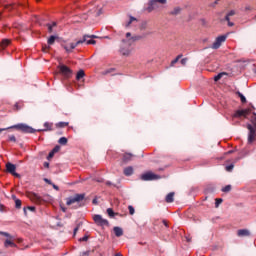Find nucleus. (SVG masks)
<instances>
[{
  "instance_id": "nucleus-55",
  "label": "nucleus",
  "mask_w": 256,
  "mask_h": 256,
  "mask_svg": "<svg viewBox=\"0 0 256 256\" xmlns=\"http://www.w3.org/2000/svg\"><path fill=\"white\" fill-rule=\"evenodd\" d=\"M44 167H45L46 169H49V162H44Z\"/></svg>"
},
{
  "instance_id": "nucleus-53",
  "label": "nucleus",
  "mask_w": 256,
  "mask_h": 256,
  "mask_svg": "<svg viewBox=\"0 0 256 256\" xmlns=\"http://www.w3.org/2000/svg\"><path fill=\"white\" fill-rule=\"evenodd\" d=\"M27 209H29V211H35V207L34 206H28Z\"/></svg>"
},
{
  "instance_id": "nucleus-60",
  "label": "nucleus",
  "mask_w": 256,
  "mask_h": 256,
  "mask_svg": "<svg viewBox=\"0 0 256 256\" xmlns=\"http://www.w3.org/2000/svg\"><path fill=\"white\" fill-rule=\"evenodd\" d=\"M24 213L25 215H27V208H24Z\"/></svg>"
},
{
  "instance_id": "nucleus-11",
  "label": "nucleus",
  "mask_w": 256,
  "mask_h": 256,
  "mask_svg": "<svg viewBox=\"0 0 256 256\" xmlns=\"http://www.w3.org/2000/svg\"><path fill=\"white\" fill-rule=\"evenodd\" d=\"M97 225H100L101 227H109V221L103 219L101 215H97Z\"/></svg>"
},
{
  "instance_id": "nucleus-9",
  "label": "nucleus",
  "mask_w": 256,
  "mask_h": 256,
  "mask_svg": "<svg viewBox=\"0 0 256 256\" xmlns=\"http://www.w3.org/2000/svg\"><path fill=\"white\" fill-rule=\"evenodd\" d=\"M247 129L249 130V135H248V143L251 144L253 141H255L256 137V130L253 128L251 124L247 125Z\"/></svg>"
},
{
  "instance_id": "nucleus-46",
  "label": "nucleus",
  "mask_w": 256,
  "mask_h": 256,
  "mask_svg": "<svg viewBox=\"0 0 256 256\" xmlns=\"http://www.w3.org/2000/svg\"><path fill=\"white\" fill-rule=\"evenodd\" d=\"M60 149H61L60 146H55V147L52 149V151H53V153L55 154V153H59Z\"/></svg>"
},
{
  "instance_id": "nucleus-28",
  "label": "nucleus",
  "mask_w": 256,
  "mask_h": 256,
  "mask_svg": "<svg viewBox=\"0 0 256 256\" xmlns=\"http://www.w3.org/2000/svg\"><path fill=\"white\" fill-rule=\"evenodd\" d=\"M237 95L240 97L241 103H247V98L241 92H237Z\"/></svg>"
},
{
  "instance_id": "nucleus-51",
  "label": "nucleus",
  "mask_w": 256,
  "mask_h": 256,
  "mask_svg": "<svg viewBox=\"0 0 256 256\" xmlns=\"http://www.w3.org/2000/svg\"><path fill=\"white\" fill-rule=\"evenodd\" d=\"M228 23V27H233L235 25V23L231 22V20L227 21Z\"/></svg>"
},
{
  "instance_id": "nucleus-43",
  "label": "nucleus",
  "mask_w": 256,
  "mask_h": 256,
  "mask_svg": "<svg viewBox=\"0 0 256 256\" xmlns=\"http://www.w3.org/2000/svg\"><path fill=\"white\" fill-rule=\"evenodd\" d=\"M222 203H223V199L217 198L215 202V207H219V205H221Z\"/></svg>"
},
{
  "instance_id": "nucleus-63",
  "label": "nucleus",
  "mask_w": 256,
  "mask_h": 256,
  "mask_svg": "<svg viewBox=\"0 0 256 256\" xmlns=\"http://www.w3.org/2000/svg\"><path fill=\"white\" fill-rule=\"evenodd\" d=\"M18 106H19V104H16V105H15V107H18Z\"/></svg>"
},
{
  "instance_id": "nucleus-54",
  "label": "nucleus",
  "mask_w": 256,
  "mask_h": 256,
  "mask_svg": "<svg viewBox=\"0 0 256 256\" xmlns=\"http://www.w3.org/2000/svg\"><path fill=\"white\" fill-rule=\"evenodd\" d=\"M252 9H253V8H252L251 6H246V7H245V11H252Z\"/></svg>"
},
{
  "instance_id": "nucleus-15",
  "label": "nucleus",
  "mask_w": 256,
  "mask_h": 256,
  "mask_svg": "<svg viewBox=\"0 0 256 256\" xmlns=\"http://www.w3.org/2000/svg\"><path fill=\"white\" fill-rule=\"evenodd\" d=\"M4 247H6V249H7L8 247H17V244H15V242H13V239L8 238V239H6L5 242H4Z\"/></svg>"
},
{
  "instance_id": "nucleus-36",
  "label": "nucleus",
  "mask_w": 256,
  "mask_h": 256,
  "mask_svg": "<svg viewBox=\"0 0 256 256\" xmlns=\"http://www.w3.org/2000/svg\"><path fill=\"white\" fill-rule=\"evenodd\" d=\"M15 207L16 209H21V200L15 199Z\"/></svg>"
},
{
  "instance_id": "nucleus-38",
  "label": "nucleus",
  "mask_w": 256,
  "mask_h": 256,
  "mask_svg": "<svg viewBox=\"0 0 256 256\" xmlns=\"http://www.w3.org/2000/svg\"><path fill=\"white\" fill-rule=\"evenodd\" d=\"M93 253H95V251H91V250H88V251H86V252H83L82 253V256H91V255H93Z\"/></svg>"
},
{
  "instance_id": "nucleus-8",
  "label": "nucleus",
  "mask_w": 256,
  "mask_h": 256,
  "mask_svg": "<svg viewBox=\"0 0 256 256\" xmlns=\"http://www.w3.org/2000/svg\"><path fill=\"white\" fill-rule=\"evenodd\" d=\"M58 69L60 71V74L63 75V77H65L66 79H69V77H71L73 73V71H71L70 68L65 65L58 66Z\"/></svg>"
},
{
  "instance_id": "nucleus-1",
  "label": "nucleus",
  "mask_w": 256,
  "mask_h": 256,
  "mask_svg": "<svg viewBox=\"0 0 256 256\" xmlns=\"http://www.w3.org/2000/svg\"><path fill=\"white\" fill-rule=\"evenodd\" d=\"M97 36H84L82 40H79L77 43H71L69 46H65V50L69 53L70 51H73L77 45H81V43H86V45H95V38Z\"/></svg>"
},
{
  "instance_id": "nucleus-41",
  "label": "nucleus",
  "mask_w": 256,
  "mask_h": 256,
  "mask_svg": "<svg viewBox=\"0 0 256 256\" xmlns=\"http://www.w3.org/2000/svg\"><path fill=\"white\" fill-rule=\"evenodd\" d=\"M8 141H11L12 143H16L17 138L15 137V135H11V136L8 137Z\"/></svg>"
},
{
  "instance_id": "nucleus-20",
  "label": "nucleus",
  "mask_w": 256,
  "mask_h": 256,
  "mask_svg": "<svg viewBox=\"0 0 256 256\" xmlns=\"http://www.w3.org/2000/svg\"><path fill=\"white\" fill-rule=\"evenodd\" d=\"M114 233L116 237L123 236V229L121 227H114Z\"/></svg>"
},
{
  "instance_id": "nucleus-12",
  "label": "nucleus",
  "mask_w": 256,
  "mask_h": 256,
  "mask_svg": "<svg viewBox=\"0 0 256 256\" xmlns=\"http://www.w3.org/2000/svg\"><path fill=\"white\" fill-rule=\"evenodd\" d=\"M145 11H147L148 13H153V11H155V2H154V0H150L148 2V6L145 8Z\"/></svg>"
},
{
  "instance_id": "nucleus-61",
  "label": "nucleus",
  "mask_w": 256,
  "mask_h": 256,
  "mask_svg": "<svg viewBox=\"0 0 256 256\" xmlns=\"http://www.w3.org/2000/svg\"><path fill=\"white\" fill-rule=\"evenodd\" d=\"M3 205L0 203V209H2Z\"/></svg>"
},
{
  "instance_id": "nucleus-6",
  "label": "nucleus",
  "mask_w": 256,
  "mask_h": 256,
  "mask_svg": "<svg viewBox=\"0 0 256 256\" xmlns=\"http://www.w3.org/2000/svg\"><path fill=\"white\" fill-rule=\"evenodd\" d=\"M27 197L32 201V203H36V205H41L43 203V198L39 196V194L34 192H27Z\"/></svg>"
},
{
  "instance_id": "nucleus-59",
  "label": "nucleus",
  "mask_w": 256,
  "mask_h": 256,
  "mask_svg": "<svg viewBox=\"0 0 256 256\" xmlns=\"http://www.w3.org/2000/svg\"><path fill=\"white\" fill-rule=\"evenodd\" d=\"M115 256H123L121 253H116Z\"/></svg>"
},
{
  "instance_id": "nucleus-52",
  "label": "nucleus",
  "mask_w": 256,
  "mask_h": 256,
  "mask_svg": "<svg viewBox=\"0 0 256 256\" xmlns=\"http://www.w3.org/2000/svg\"><path fill=\"white\" fill-rule=\"evenodd\" d=\"M53 189H55L56 191H59V186L52 184Z\"/></svg>"
},
{
  "instance_id": "nucleus-7",
  "label": "nucleus",
  "mask_w": 256,
  "mask_h": 256,
  "mask_svg": "<svg viewBox=\"0 0 256 256\" xmlns=\"http://www.w3.org/2000/svg\"><path fill=\"white\" fill-rule=\"evenodd\" d=\"M228 36L229 34L218 36L214 43L212 44V49H219L222 43H225V41H227Z\"/></svg>"
},
{
  "instance_id": "nucleus-25",
  "label": "nucleus",
  "mask_w": 256,
  "mask_h": 256,
  "mask_svg": "<svg viewBox=\"0 0 256 256\" xmlns=\"http://www.w3.org/2000/svg\"><path fill=\"white\" fill-rule=\"evenodd\" d=\"M235 10H231L226 16H225V21H231V17L235 15Z\"/></svg>"
},
{
  "instance_id": "nucleus-37",
  "label": "nucleus",
  "mask_w": 256,
  "mask_h": 256,
  "mask_svg": "<svg viewBox=\"0 0 256 256\" xmlns=\"http://www.w3.org/2000/svg\"><path fill=\"white\" fill-rule=\"evenodd\" d=\"M79 241H80V243L81 242H86V241H89V235H84L82 238H79Z\"/></svg>"
},
{
  "instance_id": "nucleus-50",
  "label": "nucleus",
  "mask_w": 256,
  "mask_h": 256,
  "mask_svg": "<svg viewBox=\"0 0 256 256\" xmlns=\"http://www.w3.org/2000/svg\"><path fill=\"white\" fill-rule=\"evenodd\" d=\"M44 181H45V183H48V185H53V183L51 182V180H49V179H47V178H45Z\"/></svg>"
},
{
  "instance_id": "nucleus-40",
  "label": "nucleus",
  "mask_w": 256,
  "mask_h": 256,
  "mask_svg": "<svg viewBox=\"0 0 256 256\" xmlns=\"http://www.w3.org/2000/svg\"><path fill=\"white\" fill-rule=\"evenodd\" d=\"M128 211L130 215H135V208L133 206H128Z\"/></svg>"
},
{
  "instance_id": "nucleus-14",
  "label": "nucleus",
  "mask_w": 256,
  "mask_h": 256,
  "mask_svg": "<svg viewBox=\"0 0 256 256\" xmlns=\"http://www.w3.org/2000/svg\"><path fill=\"white\" fill-rule=\"evenodd\" d=\"M237 235L238 237H249V235H251V232H249V230L247 229H240L237 231Z\"/></svg>"
},
{
  "instance_id": "nucleus-42",
  "label": "nucleus",
  "mask_w": 256,
  "mask_h": 256,
  "mask_svg": "<svg viewBox=\"0 0 256 256\" xmlns=\"http://www.w3.org/2000/svg\"><path fill=\"white\" fill-rule=\"evenodd\" d=\"M0 235H3L4 237H8V239H13V236L7 232H0Z\"/></svg>"
},
{
  "instance_id": "nucleus-10",
  "label": "nucleus",
  "mask_w": 256,
  "mask_h": 256,
  "mask_svg": "<svg viewBox=\"0 0 256 256\" xmlns=\"http://www.w3.org/2000/svg\"><path fill=\"white\" fill-rule=\"evenodd\" d=\"M6 171L8 173H11V175H13L14 177H19V174H17V166H15V164H12L11 162H8L6 164Z\"/></svg>"
},
{
  "instance_id": "nucleus-22",
  "label": "nucleus",
  "mask_w": 256,
  "mask_h": 256,
  "mask_svg": "<svg viewBox=\"0 0 256 256\" xmlns=\"http://www.w3.org/2000/svg\"><path fill=\"white\" fill-rule=\"evenodd\" d=\"M133 173V167L128 166L124 169V175H126V177H130V175Z\"/></svg>"
},
{
  "instance_id": "nucleus-19",
  "label": "nucleus",
  "mask_w": 256,
  "mask_h": 256,
  "mask_svg": "<svg viewBox=\"0 0 256 256\" xmlns=\"http://www.w3.org/2000/svg\"><path fill=\"white\" fill-rule=\"evenodd\" d=\"M11 43V40L9 39H3L0 43V47H2V49H5L6 47H9V44Z\"/></svg>"
},
{
  "instance_id": "nucleus-35",
  "label": "nucleus",
  "mask_w": 256,
  "mask_h": 256,
  "mask_svg": "<svg viewBox=\"0 0 256 256\" xmlns=\"http://www.w3.org/2000/svg\"><path fill=\"white\" fill-rule=\"evenodd\" d=\"M107 214L109 215V217H114L115 215H117L111 208L107 209Z\"/></svg>"
},
{
  "instance_id": "nucleus-49",
  "label": "nucleus",
  "mask_w": 256,
  "mask_h": 256,
  "mask_svg": "<svg viewBox=\"0 0 256 256\" xmlns=\"http://www.w3.org/2000/svg\"><path fill=\"white\" fill-rule=\"evenodd\" d=\"M162 223L165 227L169 228V222L167 220H163Z\"/></svg>"
},
{
  "instance_id": "nucleus-3",
  "label": "nucleus",
  "mask_w": 256,
  "mask_h": 256,
  "mask_svg": "<svg viewBox=\"0 0 256 256\" xmlns=\"http://www.w3.org/2000/svg\"><path fill=\"white\" fill-rule=\"evenodd\" d=\"M253 109L251 108H246V109H240V110H236L235 113L232 115V117L234 119H247V117H249V115H251Z\"/></svg>"
},
{
  "instance_id": "nucleus-16",
  "label": "nucleus",
  "mask_w": 256,
  "mask_h": 256,
  "mask_svg": "<svg viewBox=\"0 0 256 256\" xmlns=\"http://www.w3.org/2000/svg\"><path fill=\"white\" fill-rule=\"evenodd\" d=\"M38 131H53V123L45 122L44 123V129L38 130Z\"/></svg>"
},
{
  "instance_id": "nucleus-29",
  "label": "nucleus",
  "mask_w": 256,
  "mask_h": 256,
  "mask_svg": "<svg viewBox=\"0 0 256 256\" xmlns=\"http://www.w3.org/2000/svg\"><path fill=\"white\" fill-rule=\"evenodd\" d=\"M67 126H69V122H59L56 124V127H60V128L67 127Z\"/></svg>"
},
{
  "instance_id": "nucleus-18",
  "label": "nucleus",
  "mask_w": 256,
  "mask_h": 256,
  "mask_svg": "<svg viewBox=\"0 0 256 256\" xmlns=\"http://www.w3.org/2000/svg\"><path fill=\"white\" fill-rule=\"evenodd\" d=\"M131 159H133V154L131 153H125L123 155V161L124 163H129V161H131Z\"/></svg>"
},
{
  "instance_id": "nucleus-26",
  "label": "nucleus",
  "mask_w": 256,
  "mask_h": 256,
  "mask_svg": "<svg viewBox=\"0 0 256 256\" xmlns=\"http://www.w3.org/2000/svg\"><path fill=\"white\" fill-rule=\"evenodd\" d=\"M48 31L53 33V27H57V22H52V24H47Z\"/></svg>"
},
{
  "instance_id": "nucleus-32",
  "label": "nucleus",
  "mask_w": 256,
  "mask_h": 256,
  "mask_svg": "<svg viewBox=\"0 0 256 256\" xmlns=\"http://www.w3.org/2000/svg\"><path fill=\"white\" fill-rule=\"evenodd\" d=\"M133 21H137V18L131 16L130 20L125 24V27H129Z\"/></svg>"
},
{
  "instance_id": "nucleus-47",
  "label": "nucleus",
  "mask_w": 256,
  "mask_h": 256,
  "mask_svg": "<svg viewBox=\"0 0 256 256\" xmlns=\"http://www.w3.org/2000/svg\"><path fill=\"white\" fill-rule=\"evenodd\" d=\"M155 3H160L161 5H165L167 3V0H153Z\"/></svg>"
},
{
  "instance_id": "nucleus-44",
  "label": "nucleus",
  "mask_w": 256,
  "mask_h": 256,
  "mask_svg": "<svg viewBox=\"0 0 256 256\" xmlns=\"http://www.w3.org/2000/svg\"><path fill=\"white\" fill-rule=\"evenodd\" d=\"M233 167H235L233 164H230V165L226 166V171L231 173V171H233Z\"/></svg>"
},
{
  "instance_id": "nucleus-34",
  "label": "nucleus",
  "mask_w": 256,
  "mask_h": 256,
  "mask_svg": "<svg viewBox=\"0 0 256 256\" xmlns=\"http://www.w3.org/2000/svg\"><path fill=\"white\" fill-rule=\"evenodd\" d=\"M58 143H59L60 145H65V144L67 143V138L61 137V138L59 139Z\"/></svg>"
},
{
  "instance_id": "nucleus-13",
  "label": "nucleus",
  "mask_w": 256,
  "mask_h": 256,
  "mask_svg": "<svg viewBox=\"0 0 256 256\" xmlns=\"http://www.w3.org/2000/svg\"><path fill=\"white\" fill-rule=\"evenodd\" d=\"M120 54L124 57H129L131 55V48L129 46L120 48Z\"/></svg>"
},
{
  "instance_id": "nucleus-56",
  "label": "nucleus",
  "mask_w": 256,
  "mask_h": 256,
  "mask_svg": "<svg viewBox=\"0 0 256 256\" xmlns=\"http://www.w3.org/2000/svg\"><path fill=\"white\" fill-rule=\"evenodd\" d=\"M93 221H94L95 223H97V214H94V215H93Z\"/></svg>"
},
{
  "instance_id": "nucleus-31",
  "label": "nucleus",
  "mask_w": 256,
  "mask_h": 256,
  "mask_svg": "<svg viewBox=\"0 0 256 256\" xmlns=\"http://www.w3.org/2000/svg\"><path fill=\"white\" fill-rule=\"evenodd\" d=\"M180 12H181V8L176 7V8H174V10L170 13V15H179Z\"/></svg>"
},
{
  "instance_id": "nucleus-2",
  "label": "nucleus",
  "mask_w": 256,
  "mask_h": 256,
  "mask_svg": "<svg viewBox=\"0 0 256 256\" xmlns=\"http://www.w3.org/2000/svg\"><path fill=\"white\" fill-rule=\"evenodd\" d=\"M7 129H17L18 131H22V133H35V129L31 128L27 124H16L8 128H0V133L7 131Z\"/></svg>"
},
{
  "instance_id": "nucleus-33",
  "label": "nucleus",
  "mask_w": 256,
  "mask_h": 256,
  "mask_svg": "<svg viewBox=\"0 0 256 256\" xmlns=\"http://www.w3.org/2000/svg\"><path fill=\"white\" fill-rule=\"evenodd\" d=\"M229 191H231V185H226L222 188L223 193H229Z\"/></svg>"
},
{
  "instance_id": "nucleus-30",
  "label": "nucleus",
  "mask_w": 256,
  "mask_h": 256,
  "mask_svg": "<svg viewBox=\"0 0 256 256\" xmlns=\"http://www.w3.org/2000/svg\"><path fill=\"white\" fill-rule=\"evenodd\" d=\"M82 226H83V222H79L77 224V226L74 228V235H77V231H79V229H81Z\"/></svg>"
},
{
  "instance_id": "nucleus-17",
  "label": "nucleus",
  "mask_w": 256,
  "mask_h": 256,
  "mask_svg": "<svg viewBox=\"0 0 256 256\" xmlns=\"http://www.w3.org/2000/svg\"><path fill=\"white\" fill-rule=\"evenodd\" d=\"M174 197H175L174 192H170L169 194H167L165 198L166 203H173V201H175Z\"/></svg>"
},
{
  "instance_id": "nucleus-23",
  "label": "nucleus",
  "mask_w": 256,
  "mask_h": 256,
  "mask_svg": "<svg viewBox=\"0 0 256 256\" xmlns=\"http://www.w3.org/2000/svg\"><path fill=\"white\" fill-rule=\"evenodd\" d=\"M102 75H115V69L109 68L106 71L102 72Z\"/></svg>"
},
{
  "instance_id": "nucleus-24",
  "label": "nucleus",
  "mask_w": 256,
  "mask_h": 256,
  "mask_svg": "<svg viewBox=\"0 0 256 256\" xmlns=\"http://www.w3.org/2000/svg\"><path fill=\"white\" fill-rule=\"evenodd\" d=\"M183 57V54H179L174 60L171 61V67H174L175 64L179 63V59Z\"/></svg>"
},
{
  "instance_id": "nucleus-21",
  "label": "nucleus",
  "mask_w": 256,
  "mask_h": 256,
  "mask_svg": "<svg viewBox=\"0 0 256 256\" xmlns=\"http://www.w3.org/2000/svg\"><path fill=\"white\" fill-rule=\"evenodd\" d=\"M85 77V71L79 70L76 74V80L81 81Z\"/></svg>"
},
{
  "instance_id": "nucleus-39",
  "label": "nucleus",
  "mask_w": 256,
  "mask_h": 256,
  "mask_svg": "<svg viewBox=\"0 0 256 256\" xmlns=\"http://www.w3.org/2000/svg\"><path fill=\"white\" fill-rule=\"evenodd\" d=\"M225 75V73H219L214 77V81H220V79Z\"/></svg>"
},
{
  "instance_id": "nucleus-62",
  "label": "nucleus",
  "mask_w": 256,
  "mask_h": 256,
  "mask_svg": "<svg viewBox=\"0 0 256 256\" xmlns=\"http://www.w3.org/2000/svg\"><path fill=\"white\" fill-rule=\"evenodd\" d=\"M227 153H233V151H228Z\"/></svg>"
},
{
  "instance_id": "nucleus-58",
  "label": "nucleus",
  "mask_w": 256,
  "mask_h": 256,
  "mask_svg": "<svg viewBox=\"0 0 256 256\" xmlns=\"http://www.w3.org/2000/svg\"><path fill=\"white\" fill-rule=\"evenodd\" d=\"M131 35L130 32L126 33V37L129 38V36Z\"/></svg>"
},
{
  "instance_id": "nucleus-27",
  "label": "nucleus",
  "mask_w": 256,
  "mask_h": 256,
  "mask_svg": "<svg viewBox=\"0 0 256 256\" xmlns=\"http://www.w3.org/2000/svg\"><path fill=\"white\" fill-rule=\"evenodd\" d=\"M55 39H57V36H50L47 41L48 45H53L55 43Z\"/></svg>"
},
{
  "instance_id": "nucleus-4",
  "label": "nucleus",
  "mask_w": 256,
  "mask_h": 256,
  "mask_svg": "<svg viewBox=\"0 0 256 256\" xmlns=\"http://www.w3.org/2000/svg\"><path fill=\"white\" fill-rule=\"evenodd\" d=\"M83 199H85V194H76L75 196L68 198L66 204L74 205V203H76L78 207H81V201H83Z\"/></svg>"
},
{
  "instance_id": "nucleus-57",
  "label": "nucleus",
  "mask_w": 256,
  "mask_h": 256,
  "mask_svg": "<svg viewBox=\"0 0 256 256\" xmlns=\"http://www.w3.org/2000/svg\"><path fill=\"white\" fill-rule=\"evenodd\" d=\"M92 203H93L94 205H97V197H95V198L92 200Z\"/></svg>"
},
{
  "instance_id": "nucleus-48",
  "label": "nucleus",
  "mask_w": 256,
  "mask_h": 256,
  "mask_svg": "<svg viewBox=\"0 0 256 256\" xmlns=\"http://www.w3.org/2000/svg\"><path fill=\"white\" fill-rule=\"evenodd\" d=\"M181 65H187V58H183L181 61H180Z\"/></svg>"
},
{
  "instance_id": "nucleus-5",
  "label": "nucleus",
  "mask_w": 256,
  "mask_h": 256,
  "mask_svg": "<svg viewBox=\"0 0 256 256\" xmlns=\"http://www.w3.org/2000/svg\"><path fill=\"white\" fill-rule=\"evenodd\" d=\"M140 179L142 181H157L158 179H161V176L149 171L142 174Z\"/></svg>"
},
{
  "instance_id": "nucleus-45",
  "label": "nucleus",
  "mask_w": 256,
  "mask_h": 256,
  "mask_svg": "<svg viewBox=\"0 0 256 256\" xmlns=\"http://www.w3.org/2000/svg\"><path fill=\"white\" fill-rule=\"evenodd\" d=\"M53 157H55V154H54L53 150H51V151L49 152V154H48L47 159L50 160V159H53Z\"/></svg>"
}]
</instances>
